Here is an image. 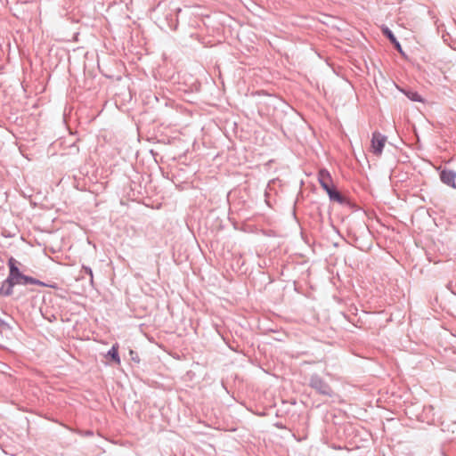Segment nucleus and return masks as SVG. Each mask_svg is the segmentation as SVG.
<instances>
[{"mask_svg":"<svg viewBox=\"0 0 456 456\" xmlns=\"http://www.w3.org/2000/svg\"><path fill=\"white\" fill-rule=\"evenodd\" d=\"M13 284L5 280L0 288V296H9L12 293Z\"/></svg>","mask_w":456,"mask_h":456,"instance_id":"6","label":"nucleus"},{"mask_svg":"<svg viewBox=\"0 0 456 456\" xmlns=\"http://www.w3.org/2000/svg\"><path fill=\"white\" fill-rule=\"evenodd\" d=\"M394 44L395 45V47H396L399 51H401L400 44H399L397 41L394 42Z\"/></svg>","mask_w":456,"mask_h":456,"instance_id":"11","label":"nucleus"},{"mask_svg":"<svg viewBox=\"0 0 456 456\" xmlns=\"http://www.w3.org/2000/svg\"><path fill=\"white\" fill-rule=\"evenodd\" d=\"M310 386L322 394H327L330 390L329 386L318 376L311 379Z\"/></svg>","mask_w":456,"mask_h":456,"instance_id":"5","label":"nucleus"},{"mask_svg":"<svg viewBox=\"0 0 456 456\" xmlns=\"http://www.w3.org/2000/svg\"><path fill=\"white\" fill-rule=\"evenodd\" d=\"M456 173L452 170L444 169L440 173L441 181L452 188H456Z\"/></svg>","mask_w":456,"mask_h":456,"instance_id":"4","label":"nucleus"},{"mask_svg":"<svg viewBox=\"0 0 456 456\" xmlns=\"http://www.w3.org/2000/svg\"><path fill=\"white\" fill-rule=\"evenodd\" d=\"M86 273L91 276V278L93 277V273H92V270L90 268H86Z\"/></svg>","mask_w":456,"mask_h":456,"instance_id":"10","label":"nucleus"},{"mask_svg":"<svg viewBox=\"0 0 456 456\" xmlns=\"http://www.w3.org/2000/svg\"><path fill=\"white\" fill-rule=\"evenodd\" d=\"M387 138L378 132L373 133L371 139V151L375 155L379 156L382 153Z\"/></svg>","mask_w":456,"mask_h":456,"instance_id":"3","label":"nucleus"},{"mask_svg":"<svg viewBox=\"0 0 456 456\" xmlns=\"http://www.w3.org/2000/svg\"><path fill=\"white\" fill-rule=\"evenodd\" d=\"M406 95L411 101H414V102H423V100L420 97V95L418 93H416V92H408L406 94Z\"/></svg>","mask_w":456,"mask_h":456,"instance_id":"8","label":"nucleus"},{"mask_svg":"<svg viewBox=\"0 0 456 456\" xmlns=\"http://www.w3.org/2000/svg\"><path fill=\"white\" fill-rule=\"evenodd\" d=\"M385 34L388 37V38L391 40L392 43L395 42L396 39L395 37H394V35L392 34L391 31H389L387 28L384 31Z\"/></svg>","mask_w":456,"mask_h":456,"instance_id":"9","label":"nucleus"},{"mask_svg":"<svg viewBox=\"0 0 456 456\" xmlns=\"http://www.w3.org/2000/svg\"><path fill=\"white\" fill-rule=\"evenodd\" d=\"M9 267H10V273L7 278V280L12 282L13 285L16 284H34L36 283V281L31 278L28 277L24 274H22L18 267L14 264V259L11 258L9 260Z\"/></svg>","mask_w":456,"mask_h":456,"instance_id":"2","label":"nucleus"},{"mask_svg":"<svg viewBox=\"0 0 456 456\" xmlns=\"http://www.w3.org/2000/svg\"><path fill=\"white\" fill-rule=\"evenodd\" d=\"M108 356H110L116 363L120 364L118 344L112 346L111 349L108 352Z\"/></svg>","mask_w":456,"mask_h":456,"instance_id":"7","label":"nucleus"},{"mask_svg":"<svg viewBox=\"0 0 456 456\" xmlns=\"http://www.w3.org/2000/svg\"><path fill=\"white\" fill-rule=\"evenodd\" d=\"M318 180L322 189L328 193L330 199L338 203L343 204L346 202V198L336 190L331 175L330 173L322 169L318 174Z\"/></svg>","mask_w":456,"mask_h":456,"instance_id":"1","label":"nucleus"}]
</instances>
